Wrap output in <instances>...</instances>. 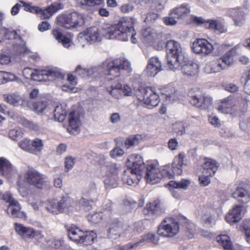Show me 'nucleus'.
<instances>
[{
  "label": "nucleus",
  "mask_w": 250,
  "mask_h": 250,
  "mask_svg": "<svg viewBox=\"0 0 250 250\" xmlns=\"http://www.w3.org/2000/svg\"><path fill=\"white\" fill-rule=\"evenodd\" d=\"M167 64L170 69L175 71L180 67V63L186 60L185 53L180 44L175 41H168L166 44Z\"/></svg>",
  "instance_id": "nucleus-1"
},
{
  "label": "nucleus",
  "mask_w": 250,
  "mask_h": 250,
  "mask_svg": "<svg viewBox=\"0 0 250 250\" xmlns=\"http://www.w3.org/2000/svg\"><path fill=\"white\" fill-rule=\"evenodd\" d=\"M23 76L35 81H52L56 78L63 79L64 74L57 69H33L25 68L22 71Z\"/></svg>",
  "instance_id": "nucleus-2"
},
{
  "label": "nucleus",
  "mask_w": 250,
  "mask_h": 250,
  "mask_svg": "<svg viewBox=\"0 0 250 250\" xmlns=\"http://www.w3.org/2000/svg\"><path fill=\"white\" fill-rule=\"evenodd\" d=\"M130 62L125 58L117 59L113 61H106L103 63L105 69V74L108 80H112L120 76L121 70L131 71Z\"/></svg>",
  "instance_id": "nucleus-3"
},
{
  "label": "nucleus",
  "mask_w": 250,
  "mask_h": 250,
  "mask_svg": "<svg viewBox=\"0 0 250 250\" xmlns=\"http://www.w3.org/2000/svg\"><path fill=\"white\" fill-rule=\"evenodd\" d=\"M132 24L124 19L121 20L117 24L105 29L106 38L117 39L121 41H126L130 35Z\"/></svg>",
  "instance_id": "nucleus-4"
},
{
  "label": "nucleus",
  "mask_w": 250,
  "mask_h": 250,
  "mask_svg": "<svg viewBox=\"0 0 250 250\" xmlns=\"http://www.w3.org/2000/svg\"><path fill=\"white\" fill-rule=\"evenodd\" d=\"M143 176L147 183L154 185L160 182L161 177L171 179L173 174L166 169L161 171L157 165L150 164L146 166Z\"/></svg>",
  "instance_id": "nucleus-5"
},
{
  "label": "nucleus",
  "mask_w": 250,
  "mask_h": 250,
  "mask_svg": "<svg viewBox=\"0 0 250 250\" xmlns=\"http://www.w3.org/2000/svg\"><path fill=\"white\" fill-rule=\"evenodd\" d=\"M58 21L62 26L66 29H77L84 25L85 18L83 14L74 12L61 16Z\"/></svg>",
  "instance_id": "nucleus-6"
},
{
  "label": "nucleus",
  "mask_w": 250,
  "mask_h": 250,
  "mask_svg": "<svg viewBox=\"0 0 250 250\" xmlns=\"http://www.w3.org/2000/svg\"><path fill=\"white\" fill-rule=\"evenodd\" d=\"M105 29H100L96 26H92L87 28L78 35V39L80 42L83 43L85 41L90 44L100 42L103 37L106 38L107 33Z\"/></svg>",
  "instance_id": "nucleus-7"
},
{
  "label": "nucleus",
  "mask_w": 250,
  "mask_h": 250,
  "mask_svg": "<svg viewBox=\"0 0 250 250\" xmlns=\"http://www.w3.org/2000/svg\"><path fill=\"white\" fill-rule=\"evenodd\" d=\"M24 181L30 186L39 189H42L48 184L47 176L34 169L26 171L24 175Z\"/></svg>",
  "instance_id": "nucleus-8"
},
{
  "label": "nucleus",
  "mask_w": 250,
  "mask_h": 250,
  "mask_svg": "<svg viewBox=\"0 0 250 250\" xmlns=\"http://www.w3.org/2000/svg\"><path fill=\"white\" fill-rule=\"evenodd\" d=\"M178 222L172 218L164 219L159 225L158 234L164 237H173L179 231Z\"/></svg>",
  "instance_id": "nucleus-9"
},
{
  "label": "nucleus",
  "mask_w": 250,
  "mask_h": 250,
  "mask_svg": "<svg viewBox=\"0 0 250 250\" xmlns=\"http://www.w3.org/2000/svg\"><path fill=\"white\" fill-rule=\"evenodd\" d=\"M127 160L132 164V166L128 168L132 172L140 176L141 179L146 167L142 156L138 154H132L129 156Z\"/></svg>",
  "instance_id": "nucleus-10"
},
{
  "label": "nucleus",
  "mask_w": 250,
  "mask_h": 250,
  "mask_svg": "<svg viewBox=\"0 0 250 250\" xmlns=\"http://www.w3.org/2000/svg\"><path fill=\"white\" fill-rule=\"evenodd\" d=\"M192 50L196 54L208 55L212 52L213 47L207 40L198 39L193 43Z\"/></svg>",
  "instance_id": "nucleus-11"
},
{
  "label": "nucleus",
  "mask_w": 250,
  "mask_h": 250,
  "mask_svg": "<svg viewBox=\"0 0 250 250\" xmlns=\"http://www.w3.org/2000/svg\"><path fill=\"white\" fill-rule=\"evenodd\" d=\"M222 104L218 107V110L224 114H235L238 109L236 99L229 96L221 101Z\"/></svg>",
  "instance_id": "nucleus-12"
},
{
  "label": "nucleus",
  "mask_w": 250,
  "mask_h": 250,
  "mask_svg": "<svg viewBox=\"0 0 250 250\" xmlns=\"http://www.w3.org/2000/svg\"><path fill=\"white\" fill-rule=\"evenodd\" d=\"M107 223L109 238L113 239H116L123 231V223L117 218H110Z\"/></svg>",
  "instance_id": "nucleus-13"
},
{
  "label": "nucleus",
  "mask_w": 250,
  "mask_h": 250,
  "mask_svg": "<svg viewBox=\"0 0 250 250\" xmlns=\"http://www.w3.org/2000/svg\"><path fill=\"white\" fill-rule=\"evenodd\" d=\"M15 229L16 232L23 238H41L42 237L40 231H36L32 228L26 227L20 224H15Z\"/></svg>",
  "instance_id": "nucleus-14"
},
{
  "label": "nucleus",
  "mask_w": 250,
  "mask_h": 250,
  "mask_svg": "<svg viewBox=\"0 0 250 250\" xmlns=\"http://www.w3.org/2000/svg\"><path fill=\"white\" fill-rule=\"evenodd\" d=\"M162 70L161 62L157 57H153L149 60L144 73L148 77H154Z\"/></svg>",
  "instance_id": "nucleus-15"
},
{
  "label": "nucleus",
  "mask_w": 250,
  "mask_h": 250,
  "mask_svg": "<svg viewBox=\"0 0 250 250\" xmlns=\"http://www.w3.org/2000/svg\"><path fill=\"white\" fill-rule=\"evenodd\" d=\"M144 93L143 98L141 100H143L144 103L146 104L149 108L155 107L159 104V96L151 88H147L143 90Z\"/></svg>",
  "instance_id": "nucleus-16"
},
{
  "label": "nucleus",
  "mask_w": 250,
  "mask_h": 250,
  "mask_svg": "<svg viewBox=\"0 0 250 250\" xmlns=\"http://www.w3.org/2000/svg\"><path fill=\"white\" fill-rule=\"evenodd\" d=\"M187 165V159L183 153H180L175 157L172 165L171 172L174 175H180L183 172V166Z\"/></svg>",
  "instance_id": "nucleus-17"
},
{
  "label": "nucleus",
  "mask_w": 250,
  "mask_h": 250,
  "mask_svg": "<svg viewBox=\"0 0 250 250\" xmlns=\"http://www.w3.org/2000/svg\"><path fill=\"white\" fill-rule=\"evenodd\" d=\"M189 101L192 105L203 109L209 108L212 104V99L208 96L201 98V96L194 95L190 97Z\"/></svg>",
  "instance_id": "nucleus-18"
},
{
  "label": "nucleus",
  "mask_w": 250,
  "mask_h": 250,
  "mask_svg": "<svg viewBox=\"0 0 250 250\" xmlns=\"http://www.w3.org/2000/svg\"><path fill=\"white\" fill-rule=\"evenodd\" d=\"M185 61L180 64L183 73L187 76H194L197 74L198 72V65L189 61L187 57L186 60Z\"/></svg>",
  "instance_id": "nucleus-19"
},
{
  "label": "nucleus",
  "mask_w": 250,
  "mask_h": 250,
  "mask_svg": "<svg viewBox=\"0 0 250 250\" xmlns=\"http://www.w3.org/2000/svg\"><path fill=\"white\" fill-rule=\"evenodd\" d=\"M68 116L69 125L67 129L71 134H74L78 131L79 129V115L78 113L71 111L69 113Z\"/></svg>",
  "instance_id": "nucleus-20"
},
{
  "label": "nucleus",
  "mask_w": 250,
  "mask_h": 250,
  "mask_svg": "<svg viewBox=\"0 0 250 250\" xmlns=\"http://www.w3.org/2000/svg\"><path fill=\"white\" fill-rule=\"evenodd\" d=\"M231 195L233 198L242 203H247L250 201V195L248 191L239 186L232 191Z\"/></svg>",
  "instance_id": "nucleus-21"
},
{
  "label": "nucleus",
  "mask_w": 250,
  "mask_h": 250,
  "mask_svg": "<svg viewBox=\"0 0 250 250\" xmlns=\"http://www.w3.org/2000/svg\"><path fill=\"white\" fill-rule=\"evenodd\" d=\"M146 208L148 212L156 215H160L165 211L164 204L159 199L147 204Z\"/></svg>",
  "instance_id": "nucleus-22"
},
{
  "label": "nucleus",
  "mask_w": 250,
  "mask_h": 250,
  "mask_svg": "<svg viewBox=\"0 0 250 250\" xmlns=\"http://www.w3.org/2000/svg\"><path fill=\"white\" fill-rule=\"evenodd\" d=\"M3 97L5 102L14 106H24L25 103L19 94L15 93L4 94Z\"/></svg>",
  "instance_id": "nucleus-23"
},
{
  "label": "nucleus",
  "mask_w": 250,
  "mask_h": 250,
  "mask_svg": "<svg viewBox=\"0 0 250 250\" xmlns=\"http://www.w3.org/2000/svg\"><path fill=\"white\" fill-rule=\"evenodd\" d=\"M62 8V5L60 3L54 2L46 8H40L39 15L42 19H45L50 18L53 14Z\"/></svg>",
  "instance_id": "nucleus-24"
},
{
  "label": "nucleus",
  "mask_w": 250,
  "mask_h": 250,
  "mask_svg": "<svg viewBox=\"0 0 250 250\" xmlns=\"http://www.w3.org/2000/svg\"><path fill=\"white\" fill-rule=\"evenodd\" d=\"M122 179L124 183L129 186L137 185L141 179L140 176L132 172L128 168L124 170Z\"/></svg>",
  "instance_id": "nucleus-25"
},
{
  "label": "nucleus",
  "mask_w": 250,
  "mask_h": 250,
  "mask_svg": "<svg viewBox=\"0 0 250 250\" xmlns=\"http://www.w3.org/2000/svg\"><path fill=\"white\" fill-rule=\"evenodd\" d=\"M241 207L236 206L226 216V220L229 223L238 222L242 218Z\"/></svg>",
  "instance_id": "nucleus-26"
},
{
  "label": "nucleus",
  "mask_w": 250,
  "mask_h": 250,
  "mask_svg": "<svg viewBox=\"0 0 250 250\" xmlns=\"http://www.w3.org/2000/svg\"><path fill=\"white\" fill-rule=\"evenodd\" d=\"M13 172L10 163L3 157L0 158V173L6 178L10 177Z\"/></svg>",
  "instance_id": "nucleus-27"
},
{
  "label": "nucleus",
  "mask_w": 250,
  "mask_h": 250,
  "mask_svg": "<svg viewBox=\"0 0 250 250\" xmlns=\"http://www.w3.org/2000/svg\"><path fill=\"white\" fill-rule=\"evenodd\" d=\"M229 14L233 19L236 26H241L244 23V13L240 8L232 9Z\"/></svg>",
  "instance_id": "nucleus-28"
},
{
  "label": "nucleus",
  "mask_w": 250,
  "mask_h": 250,
  "mask_svg": "<svg viewBox=\"0 0 250 250\" xmlns=\"http://www.w3.org/2000/svg\"><path fill=\"white\" fill-rule=\"evenodd\" d=\"M237 47H235L230 49L228 52H226L224 55L219 60L223 64V69L227 68L228 66H230L233 62L232 57L236 55L237 53Z\"/></svg>",
  "instance_id": "nucleus-29"
},
{
  "label": "nucleus",
  "mask_w": 250,
  "mask_h": 250,
  "mask_svg": "<svg viewBox=\"0 0 250 250\" xmlns=\"http://www.w3.org/2000/svg\"><path fill=\"white\" fill-rule=\"evenodd\" d=\"M217 241L222 246L224 250H242L238 247L234 248L230 240V238L227 235H220L216 237Z\"/></svg>",
  "instance_id": "nucleus-30"
},
{
  "label": "nucleus",
  "mask_w": 250,
  "mask_h": 250,
  "mask_svg": "<svg viewBox=\"0 0 250 250\" xmlns=\"http://www.w3.org/2000/svg\"><path fill=\"white\" fill-rule=\"evenodd\" d=\"M68 237L71 240L80 243L83 231L76 226H72L68 229Z\"/></svg>",
  "instance_id": "nucleus-31"
},
{
  "label": "nucleus",
  "mask_w": 250,
  "mask_h": 250,
  "mask_svg": "<svg viewBox=\"0 0 250 250\" xmlns=\"http://www.w3.org/2000/svg\"><path fill=\"white\" fill-rule=\"evenodd\" d=\"M53 111L55 120L62 122L65 119L67 113L65 105H58L56 106Z\"/></svg>",
  "instance_id": "nucleus-32"
},
{
  "label": "nucleus",
  "mask_w": 250,
  "mask_h": 250,
  "mask_svg": "<svg viewBox=\"0 0 250 250\" xmlns=\"http://www.w3.org/2000/svg\"><path fill=\"white\" fill-rule=\"evenodd\" d=\"M52 34L55 39L61 42L65 47H68L70 45V40L64 36L59 28L54 29L52 31Z\"/></svg>",
  "instance_id": "nucleus-33"
},
{
  "label": "nucleus",
  "mask_w": 250,
  "mask_h": 250,
  "mask_svg": "<svg viewBox=\"0 0 250 250\" xmlns=\"http://www.w3.org/2000/svg\"><path fill=\"white\" fill-rule=\"evenodd\" d=\"M179 21H182L188 16L190 10L187 6L181 5L171 11Z\"/></svg>",
  "instance_id": "nucleus-34"
},
{
  "label": "nucleus",
  "mask_w": 250,
  "mask_h": 250,
  "mask_svg": "<svg viewBox=\"0 0 250 250\" xmlns=\"http://www.w3.org/2000/svg\"><path fill=\"white\" fill-rule=\"evenodd\" d=\"M218 165L216 161L210 159H205L203 165V171L214 174L217 170Z\"/></svg>",
  "instance_id": "nucleus-35"
},
{
  "label": "nucleus",
  "mask_w": 250,
  "mask_h": 250,
  "mask_svg": "<svg viewBox=\"0 0 250 250\" xmlns=\"http://www.w3.org/2000/svg\"><path fill=\"white\" fill-rule=\"evenodd\" d=\"M106 89L111 95L116 99H119L122 96V84L117 81L114 82L110 87Z\"/></svg>",
  "instance_id": "nucleus-36"
},
{
  "label": "nucleus",
  "mask_w": 250,
  "mask_h": 250,
  "mask_svg": "<svg viewBox=\"0 0 250 250\" xmlns=\"http://www.w3.org/2000/svg\"><path fill=\"white\" fill-rule=\"evenodd\" d=\"M21 208L18 202H17L16 204L13 205L8 206L7 209V213H11V216L14 218H22L25 217L24 212L20 211Z\"/></svg>",
  "instance_id": "nucleus-37"
},
{
  "label": "nucleus",
  "mask_w": 250,
  "mask_h": 250,
  "mask_svg": "<svg viewBox=\"0 0 250 250\" xmlns=\"http://www.w3.org/2000/svg\"><path fill=\"white\" fill-rule=\"evenodd\" d=\"M98 70V67H94L89 69H86L79 65L76 68L75 72L83 77H85L87 76H92L95 72H97Z\"/></svg>",
  "instance_id": "nucleus-38"
},
{
  "label": "nucleus",
  "mask_w": 250,
  "mask_h": 250,
  "mask_svg": "<svg viewBox=\"0 0 250 250\" xmlns=\"http://www.w3.org/2000/svg\"><path fill=\"white\" fill-rule=\"evenodd\" d=\"M45 244H44V246L42 247L46 249V250H49L50 249H58L62 246V242L61 240L55 239L53 238H48L45 239ZM42 247V246H41Z\"/></svg>",
  "instance_id": "nucleus-39"
},
{
  "label": "nucleus",
  "mask_w": 250,
  "mask_h": 250,
  "mask_svg": "<svg viewBox=\"0 0 250 250\" xmlns=\"http://www.w3.org/2000/svg\"><path fill=\"white\" fill-rule=\"evenodd\" d=\"M222 63L217 60L209 62L206 66V69L208 73H217L223 69Z\"/></svg>",
  "instance_id": "nucleus-40"
},
{
  "label": "nucleus",
  "mask_w": 250,
  "mask_h": 250,
  "mask_svg": "<svg viewBox=\"0 0 250 250\" xmlns=\"http://www.w3.org/2000/svg\"><path fill=\"white\" fill-rule=\"evenodd\" d=\"M142 136L140 135L130 137L126 139L124 143V147L126 149H129L133 146H137L142 141Z\"/></svg>",
  "instance_id": "nucleus-41"
},
{
  "label": "nucleus",
  "mask_w": 250,
  "mask_h": 250,
  "mask_svg": "<svg viewBox=\"0 0 250 250\" xmlns=\"http://www.w3.org/2000/svg\"><path fill=\"white\" fill-rule=\"evenodd\" d=\"M83 238L81 240L80 243H83L85 245L91 244L94 239L96 238V233L94 231L83 232Z\"/></svg>",
  "instance_id": "nucleus-42"
},
{
  "label": "nucleus",
  "mask_w": 250,
  "mask_h": 250,
  "mask_svg": "<svg viewBox=\"0 0 250 250\" xmlns=\"http://www.w3.org/2000/svg\"><path fill=\"white\" fill-rule=\"evenodd\" d=\"M143 36L150 42H153L158 38L159 35L153 29L148 27L142 31Z\"/></svg>",
  "instance_id": "nucleus-43"
},
{
  "label": "nucleus",
  "mask_w": 250,
  "mask_h": 250,
  "mask_svg": "<svg viewBox=\"0 0 250 250\" xmlns=\"http://www.w3.org/2000/svg\"><path fill=\"white\" fill-rule=\"evenodd\" d=\"M46 209L49 213L57 214L60 213L58 201L55 199H51L48 201Z\"/></svg>",
  "instance_id": "nucleus-44"
},
{
  "label": "nucleus",
  "mask_w": 250,
  "mask_h": 250,
  "mask_svg": "<svg viewBox=\"0 0 250 250\" xmlns=\"http://www.w3.org/2000/svg\"><path fill=\"white\" fill-rule=\"evenodd\" d=\"M18 122L22 125L29 129L35 131H38L39 130V126L37 123L29 121L24 118H19Z\"/></svg>",
  "instance_id": "nucleus-45"
},
{
  "label": "nucleus",
  "mask_w": 250,
  "mask_h": 250,
  "mask_svg": "<svg viewBox=\"0 0 250 250\" xmlns=\"http://www.w3.org/2000/svg\"><path fill=\"white\" fill-rule=\"evenodd\" d=\"M58 203L60 213H62L66 211L71 206V199L68 197H63Z\"/></svg>",
  "instance_id": "nucleus-46"
},
{
  "label": "nucleus",
  "mask_w": 250,
  "mask_h": 250,
  "mask_svg": "<svg viewBox=\"0 0 250 250\" xmlns=\"http://www.w3.org/2000/svg\"><path fill=\"white\" fill-rule=\"evenodd\" d=\"M19 147L26 151L33 153L34 150L32 148L31 142L29 140L25 138L19 142Z\"/></svg>",
  "instance_id": "nucleus-47"
},
{
  "label": "nucleus",
  "mask_w": 250,
  "mask_h": 250,
  "mask_svg": "<svg viewBox=\"0 0 250 250\" xmlns=\"http://www.w3.org/2000/svg\"><path fill=\"white\" fill-rule=\"evenodd\" d=\"M159 240V238L154 234L148 233L144 235L143 238L138 243H141L145 241H146L157 245L158 244Z\"/></svg>",
  "instance_id": "nucleus-48"
},
{
  "label": "nucleus",
  "mask_w": 250,
  "mask_h": 250,
  "mask_svg": "<svg viewBox=\"0 0 250 250\" xmlns=\"http://www.w3.org/2000/svg\"><path fill=\"white\" fill-rule=\"evenodd\" d=\"M189 182L186 180H182L180 182L170 181L169 186L175 188L186 189L189 184Z\"/></svg>",
  "instance_id": "nucleus-49"
},
{
  "label": "nucleus",
  "mask_w": 250,
  "mask_h": 250,
  "mask_svg": "<svg viewBox=\"0 0 250 250\" xmlns=\"http://www.w3.org/2000/svg\"><path fill=\"white\" fill-rule=\"evenodd\" d=\"M120 169V165L116 163H111L107 166V174L118 176Z\"/></svg>",
  "instance_id": "nucleus-50"
},
{
  "label": "nucleus",
  "mask_w": 250,
  "mask_h": 250,
  "mask_svg": "<svg viewBox=\"0 0 250 250\" xmlns=\"http://www.w3.org/2000/svg\"><path fill=\"white\" fill-rule=\"evenodd\" d=\"M118 176L107 174L106 178L104 180L106 185L111 186L112 188H116L118 186Z\"/></svg>",
  "instance_id": "nucleus-51"
},
{
  "label": "nucleus",
  "mask_w": 250,
  "mask_h": 250,
  "mask_svg": "<svg viewBox=\"0 0 250 250\" xmlns=\"http://www.w3.org/2000/svg\"><path fill=\"white\" fill-rule=\"evenodd\" d=\"M202 173V175L199 176L200 184L203 186H207L210 182L209 177L213 175V174L204 171H203Z\"/></svg>",
  "instance_id": "nucleus-52"
},
{
  "label": "nucleus",
  "mask_w": 250,
  "mask_h": 250,
  "mask_svg": "<svg viewBox=\"0 0 250 250\" xmlns=\"http://www.w3.org/2000/svg\"><path fill=\"white\" fill-rule=\"evenodd\" d=\"M104 215L101 212H95L93 214H90L87 216V219L89 222L93 224H97L99 223L103 218Z\"/></svg>",
  "instance_id": "nucleus-53"
},
{
  "label": "nucleus",
  "mask_w": 250,
  "mask_h": 250,
  "mask_svg": "<svg viewBox=\"0 0 250 250\" xmlns=\"http://www.w3.org/2000/svg\"><path fill=\"white\" fill-rule=\"evenodd\" d=\"M14 50L18 54L25 55L29 52V50L25 46V43L21 42V43H17L14 46Z\"/></svg>",
  "instance_id": "nucleus-54"
},
{
  "label": "nucleus",
  "mask_w": 250,
  "mask_h": 250,
  "mask_svg": "<svg viewBox=\"0 0 250 250\" xmlns=\"http://www.w3.org/2000/svg\"><path fill=\"white\" fill-rule=\"evenodd\" d=\"M20 2L22 4V6L24 7V10L26 11L37 14H39L40 10L39 7L33 6L31 3H26L22 0H20Z\"/></svg>",
  "instance_id": "nucleus-55"
},
{
  "label": "nucleus",
  "mask_w": 250,
  "mask_h": 250,
  "mask_svg": "<svg viewBox=\"0 0 250 250\" xmlns=\"http://www.w3.org/2000/svg\"><path fill=\"white\" fill-rule=\"evenodd\" d=\"M185 233L187 237L189 238H191L193 237L196 233L195 226L192 223H188L187 226H186Z\"/></svg>",
  "instance_id": "nucleus-56"
},
{
  "label": "nucleus",
  "mask_w": 250,
  "mask_h": 250,
  "mask_svg": "<svg viewBox=\"0 0 250 250\" xmlns=\"http://www.w3.org/2000/svg\"><path fill=\"white\" fill-rule=\"evenodd\" d=\"M34 110L38 114H42L47 109L45 102H37L33 105Z\"/></svg>",
  "instance_id": "nucleus-57"
},
{
  "label": "nucleus",
  "mask_w": 250,
  "mask_h": 250,
  "mask_svg": "<svg viewBox=\"0 0 250 250\" xmlns=\"http://www.w3.org/2000/svg\"><path fill=\"white\" fill-rule=\"evenodd\" d=\"M93 202V200L92 199L89 200L84 198H82L80 199L79 203L83 209L89 210L91 208L92 205L91 203Z\"/></svg>",
  "instance_id": "nucleus-58"
},
{
  "label": "nucleus",
  "mask_w": 250,
  "mask_h": 250,
  "mask_svg": "<svg viewBox=\"0 0 250 250\" xmlns=\"http://www.w3.org/2000/svg\"><path fill=\"white\" fill-rule=\"evenodd\" d=\"M77 1L82 5L94 6L101 4L103 0H77Z\"/></svg>",
  "instance_id": "nucleus-59"
},
{
  "label": "nucleus",
  "mask_w": 250,
  "mask_h": 250,
  "mask_svg": "<svg viewBox=\"0 0 250 250\" xmlns=\"http://www.w3.org/2000/svg\"><path fill=\"white\" fill-rule=\"evenodd\" d=\"M112 202L110 200H108L105 202L103 206L101 213L103 214H104V215L105 214L109 215L111 213L112 210Z\"/></svg>",
  "instance_id": "nucleus-60"
},
{
  "label": "nucleus",
  "mask_w": 250,
  "mask_h": 250,
  "mask_svg": "<svg viewBox=\"0 0 250 250\" xmlns=\"http://www.w3.org/2000/svg\"><path fill=\"white\" fill-rule=\"evenodd\" d=\"M178 21L179 20L177 19L176 16L174 15V14H173L172 11H171L169 14V16L168 17L165 18L164 19V22L165 24L167 25H175Z\"/></svg>",
  "instance_id": "nucleus-61"
},
{
  "label": "nucleus",
  "mask_w": 250,
  "mask_h": 250,
  "mask_svg": "<svg viewBox=\"0 0 250 250\" xmlns=\"http://www.w3.org/2000/svg\"><path fill=\"white\" fill-rule=\"evenodd\" d=\"M32 148L36 149L38 151H41L43 146L42 141L39 138H36L31 143Z\"/></svg>",
  "instance_id": "nucleus-62"
},
{
  "label": "nucleus",
  "mask_w": 250,
  "mask_h": 250,
  "mask_svg": "<svg viewBox=\"0 0 250 250\" xmlns=\"http://www.w3.org/2000/svg\"><path fill=\"white\" fill-rule=\"evenodd\" d=\"M1 75L2 81H3V83L8 81H14L17 78L14 74L9 72L1 71Z\"/></svg>",
  "instance_id": "nucleus-63"
},
{
  "label": "nucleus",
  "mask_w": 250,
  "mask_h": 250,
  "mask_svg": "<svg viewBox=\"0 0 250 250\" xmlns=\"http://www.w3.org/2000/svg\"><path fill=\"white\" fill-rule=\"evenodd\" d=\"M221 25L219 24L216 21L210 20L206 21L205 26L207 28L214 29L217 30L221 29Z\"/></svg>",
  "instance_id": "nucleus-64"
}]
</instances>
